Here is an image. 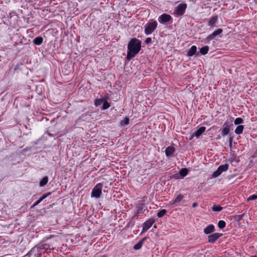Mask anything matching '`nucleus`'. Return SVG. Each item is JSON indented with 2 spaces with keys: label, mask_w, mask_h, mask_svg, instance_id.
Segmentation results:
<instances>
[{
  "label": "nucleus",
  "mask_w": 257,
  "mask_h": 257,
  "mask_svg": "<svg viewBox=\"0 0 257 257\" xmlns=\"http://www.w3.org/2000/svg\"><path fill=\"white\" fill-rule=\"evenodd\" d=\"M60 240V237L57 236L52 235L47 237L33 247L24 257H30V256L33 254L36 255V252L39 251L40 253L39 254H40L43 252V250L46 251L53 250L55 249L56 246L58 245Z\"/></svg>",
  "instance_id": "nucleus-1"
},
{
  "label": "nucleus",
  "mask_w": 257,
  "mask_h": 257,
  "mask_svg": "<svg viewBox=\"0 0 257 257\" xmlns=\"http://www.w3.org/2000/svg\"><path fill=\"white\" fill-rule=\"evenodd\" d=\"M42 199H40L39 200H38L34 205V206H36L38 204H39L40 202H41Z\"/></svg>",
  "instance_id": "nucleus-36"
},
{
  "label": "nucleus",
  "mask_w": 257,
  "mask_h": 257,
  "mask_svg": "<svg viewBox=\"0 0 257 257\" xmlns=\"http://www.w3.org/2000/svg\"><path fill=\"white\" fill-rule=\"evenodd\" d=\"M221 173H222L220 172L219 169L218 168L216 171H214L213 173V174L212 175V178H216L218 176H219Z\"/></svg>",
  "instance_id": "nucleus-28"
},
{
  "label": "nucleus",
  "mask_w": 257,
  "mask_h": 257,
  "mask_svg": "<svg viewBox=\"0 0 257 257\" xmlns=\"http://www.w3.org/2000/svg\"><path fill=\"white\" fill-rule=\"evenodd\" d=\"M43 39L42 37H38L34 39V43L37 45H40L43 42Z\"/></svg>",
  "instance_id": "nucleus-17"
},
{
  "label": "nucleus",
  "mask_w": 257,
  "mask_h": 257,
  "mask_svg": "<svg viewBox=\"0 0 257 257\" xmlns=\"http://www.w3.org/2000/svg\"><path fill=\"white\" fill-rule=\"evenodd\" d=\"M244 128V126L242 125H239L237 126V127L235 130V133L237 135H239L242 134L243 130Z\"/></svg>",
  "instance_id": "nucleus-16"
},
{
  "label": "nucleus",
  "mask_w": 257,
  "mask_h": 257,
  "mask_svg": "<svg viewBox=\"0 0 257 257\" xmlns=\"http://www.w3.org/2000/svg\"><path fill=\"white\" fill-rule=\"evenodd\" d=\"M102 187L101 183L97 184L92 189L91 197L95 198H99L102 194Z\"/></svg>",
  "instance_id": "nucleus-4"
},
{
  "label": "nucleus",
  "mask_w": 257,
  "mask_h": 257,
  "mask_svg": "<svg viewBox=\"0 0 257 257\" xmlns=\"http://www.w3.org/2000/svg\"><path fill=\"white\" fill-rule=\"evenodd\" d=\"M257 199V195H255V194H253L252 195H251L250 196H249L248 199H247V200H255Z\"/></svg>",
  "instance_id": "nucleus-33"
},
{
  "label": "nucleus",
  "mask_w": 257,
  "mask_h": 257,
  "mask_svg": "<svg viewBox=\"0 0 257 257\" xmlns=\"http://www.w3.org/2000/svg\"><path fill=\"white\" fill-rule=\"evenodd\" d=\"M144 207L143 205H141L138 207L137 210V214H140L144 213Z\"/></svg>",
  "instance_id": "nucleus-24"
},
{
  "label": "nucleus",
  "mask_w": 257,
  "mask_h": 257,
  "mask_svg": "<svg viewBox=\"0 0 257 257\" xmlns=\"http://www.w3.org/2000/svg\"><path fill=\"white\" fill-rule=\"evenodd\" d=\"M251 257H255V256H251Z\"/></svg>",
  "instance_id": "nucleus-39"
},
{
  "label": "nucleus",
  "mask_w": 257,
  "mask_h": 257,
  "mask_svg": "<svg viewBox=\"0 0 257 257\" xmlns=\"http://www.w3.org/2000/svg\"><path fill=\"white\" fill-rule=\"evenodd\" d=\"M154 222V220L152 219H150L144 222L143 224L142 232H145L147 231L149 228H150L153 224Z\"/></svg>",
  "instance_id": "nucleus-6"
},
{
  "label": "nucleus",
  "mask_w": 257,
  "mask_h": 257,
  "mask_svg": "<svg viewBox=\"0 0 257 257\" xmlns=\"http://www.w3.org/2000/svg\"><path fill=\"white\" fill-rule=\"evenodd\" d=\"M214 230V226L212 224H210L204 229V232L206 234L213 232Z\"/></svg>",
  "instance_id": "nucleus-12"
},
{
  "label": "nucleus",
  "mask_w": 257,
  "mask_h": 257,
  "mask_svg": "<svg viewBox=\"0 0 257 257\" xmlns=\"http://www.w3.org/2000/svg\"><path fill=\"white\" fill-rule=\"evenodd\" d=\"M230 131L229 127L228 126H226L222 130L221 134L223 136H226L228 135Z\"/></svg>",
  "instance_id": "nucleus-23"
},
{
  "label": "nucleus",
  "mask_w": 257,
  "mask_h": 257,
  "mask_svg": "<svg viewBox=\"0 0 257 257\" xmlns=\"http://www.w3.org/2000/svg\"><path fill=\"white\" fill-rule=\"evenodd\" d=\"M183 199V196L180 194L178 195L177 197L173 200L170 202L171 205L175 204L176 203L180 202Z\"/></svg>",
  "instance_id": "nucleus-14"
},
{
  "label": "nucleus",
  "mask_w": 257,
  "mask_h": 257,
  "mask_svg": "<svg viewBox=\"0 0 257 257\" xmlns=\"http://www.w3.org/2000/svg\"><path fill=\"white\" fill-rule=\"evenodd\" d=\"M188 173V171L187 168H182L179 171V174L182 177L186 176Z\"/></svg>",
  "instance_id": "nucleus-18"
},
{
  "label": "nucleus",
  "mask_w": 257,
  "mask_h": 257,
  "mask_svg": "<svg viewBox=\"0 0 257 257\" xmlns=\"http://www.w3.org/2000/svg\"><path fill=\"white\" fill-rule=\"evenodd\" d=\"M197 50V47L195 46H192L190 49L187 52V56L191 57L194 55Z\"/></svg>",
  "instance_id": "nucleus-15"
},
{
  "label": "nucleus",
  "mask_w": 257,
  "mask_h": 257,
  "mask_svg": "<svg viewBox=\"0 0 257 257\" xmlns=\"http://www.w3.org/2000/svg\"><path fill=\"white\" fill-rule=\"evenodd\" d=\"M222 33V30L221 29H218L214 31L212 34L208 36L206 38V40L208 41H210L213 40L216 36L221 34Z\"/></svg>",
  "instance_id": "nucleus-9"
},
{
  "label": "nucleus",
  "mask_w": 257,
  "mask_h": 257,
  "mask_svg": "<svg viewBox=\"0 0 257 257\" xmlns=\"http://www.w3.org/2000/svg\"><path fill=\"white\" fill-rule=\"evenodd\" d=\"M48 182V178L47 177H44L40 182V186L43 187L47 184Z\"/></svg>",
  "instance_id": "nucleus-19"
},
{
  "label": "nucleus",
  "mask_w": 257,
  "mask_h": 257,
  "mask_svg": "<svg viewBox=\"0 0 257 257\" xmlns=\"http://www.w3.org/2000/svg\"><path fill=\"white\" fill-rule=\"evenodd\" d=\"M152 41V39L151 38H147L146 39L145 42L147 44L150 43Z\"/></svg>",
  "instance_id": "nucleus-34"
},
{
  "label": "nucleus",
  "mask_w": 257,
  "mask_h": 257,
  "mask_svg": "<svg viewBox=\"0 0 257 257\" xmlns=\"http://www.w3.org/2000/svg\"><path fill=\"white\" fill-rule=\"evenodd\" d=\"M243 120L241 118L237 117L235 119L234 123L235 124L237 125L243 123Z\"/></svg>",
  "instance_id": "nucleus-29"
},
{
  "label": "nucleus",
  "mask_w": 257,
  "mask_h": 257,
  "mask_svg": "<svg viewBox=\"0 0 257 257\" xmlns=\"http://www.w3.org/2000/svg\"><path fill=\"white\" fill-rule=\"evenodd\" d=\"M222 235V233H214L208 236V241L209 242L213 243L220 237Z\"/></svg>",
  "instance_id": "nucleus-7"
},
{
  "label": "nucleus",
  "mask_w": 257,
  "mask_h": 257,
  "mask_svg": "<svg viewBox=\"0 0 257 257\" xmlns=\"http://www.w3.org/2000/svg\"><path fill=\"white\" fill-rule=\"evenodd\" d=\"M209 51V47L208 46H205L203 47H202L200 49V52L202 55H205Z\"/></svg>",
  "instance_id": "nucleus-20"
},
{
  "label": "nucleus",
  "mask_w": 257,
  "mask_h": 257,
  "mask_svg": "<svg viewBox=\"0 0 257 257\" xmlns=\"http://www.w3.org/2000/svg\"><path fill=\"white\" fill-rule=\"evenodd\" d=\"M218 168L219 169L220 172L221 173H222L223 172L226 171L228 169V165L227 164H224V165H222L220 166Z\"/></svg>",
  "instance_id": "nucleus-21"
},
{
  "label": "nucleus",
  "mask_w": 257,
  "mask_h": 257,
  "mask_svg": "<svg viewBox=\"0 0 257 257\" xmlns=\"http://www.w3.org/2000/svg\"><path fill=\"white\" fill-rule=\"evenodd\" d=\"M25 256H24L23 257H24Z\"/></svg>",
  "instance_id": "nucleus-40"
},
{
  "label": "nucleus",
  "mask_w": 257,
  "mask_h": 257,
  "mask_svg": "<svg viewBox=\"0 0 257 257\" xmlns=\"http://www.w3.org/2000/svg\"><path fill=\"white\" fill-rule=\"evenodd\" d=\"M187 8V4L183 3L179 4L176 8V14L178 16L183 15Z\"/></svg>",
  "instance_id": "nucleus-5"
},
{
  "label": "nucleus",
  "mask_w": 257,
  "mask_h": 257,
  "mask_svg": "<svg viewBox=\"0 0 257 257\" xmlns=\"http://www.w3.org/2000/svg\"><path fill=\"white\" fill-rule=\"evenodd\" d=\"M206 130L205 127L204 126H201L200 127L197 131H196L194 135H192L191 136V138H190V140H191L193 136H195L197 138H198L201 135L202 133H203Z\"/></svg>",
  "instance_id": "nucleus-11"
},
{
  "label": "nucleus",
  "mask_w": 257,
  "mask_h": 257,
  "mask_svg": "<svg viewBox=\"0 0 257 257\" xmlns=\"http://www.w3.org/2000/svg\"><path fill=\"white\" fill-rule=\"evenodd\" d=\"M171 19L172 18L171 16L168 14H164L159 17L158 21L160 23H165L170 21Z\"/></svg>",
  "instance_id": "nucleus-8"
},
{
  "label": "nucleus",
  "mask_w": 257,
  "mask_h": 257,
  "mask_svg": "<svg viewBox=\"0 0 257 257\" xmlns=\"http://www.w3.org/2000/svg\"><path fill=\"white\" fill-rule=\"evenodd\" d=\"M197 205H198V204L197 203H194L192 205V207H195L197 206Z\"/></svg>",
  "instance_id": "nucleus-37"
},
{
  "label": "nucleus",
  "mask_w": 257,
  "mask_h": 257,
  "mask_svg": "<svg viewBox=\"0 0 257 257\" xmlns=\"http://www.w3.org/2000/svg\"><path fill=\"white\" fill-rule=\"evenodd\" d=\"M129 118L126 117L123 120L120 121V124L122 125H127L129 123Z\"/></svg>",
  "instance_id": "nucleus-30"
},
{
  "label": "nucleus",
  "mask_w": 257,
  "mask_h": 257,
  "mask_svg": "<svg viewBox=\"0 0 257 257\" xmlns=\"http://www.w3.org/2000/svg\"><path fill=\"white\" fill-rule=\"evenodd\" d=\"M102 257H106L105 255H103Z\"/></svg>",
  "instance_id": "nucleus-38"
},
{
  "label": "nucleus",
  "mask_w": 257,
  "mask_h": 257,
  "mask_svg": "<svg viewBox=\"0 0 257 257\" xmlns=\"http://www.w3.org/2000/svg\"><path fill=\"white\" fill-rule=\"evenodd\" d=\"M226 223L223 220H220L218 223V226L219 228L222 229L225 227Z\"/></svg>",
  "instance_id": "nucleus-27"
},
{
  "label": "nucleus",
  "mask_w": 257,
  "mask_h": 257,
  "mask_svg": "<svg viewBox=\"0 0 257 257\" xmlns=\"http://www.w3.org/2000/svg\"><path fill=\"white\" fill-rule=\"evenodd\" d=\"M217 20L218 17L216 16L211 17L209 19L208 26L211 27H216Z\"/></svg>",
  "instance_id": "nucleus-10"
},
{
  "label": "nucleus",
  "mask_w": 257,
  "mask_h": 257,
  "mask_svg": "<svg viewBox=\"0 0 257 257\" xmlns=\"http://www.w3.org/2000/svg\"><path fill=\"white\" fill-rule=\"evenodd\" d=\"M144 239H145L144 238L143 240H142L141 241L139 242L138 243H137L136 245H135V246H134V248L136 250L140 249L143 245V241Z\"/></svg>",
  "instance_id": "nucleus-22"
},
{
  "label": "nucleus",
  "mask_w": 257,
  "mask_h": 257,
  "mask_svg": "<svg viewBox=\"0 0 257 257\" xmlns=\"http://www.w3.org/2000/svg\"><path fill=\"white\" fill-rule=\"evenodd\" d=\"M157 26L156 21H149L145 26V33L147 35H151L156 29Z\"/></svg>",
  "instance_id": "nucleus-3"
},
{
  "label": "nucleus",
  "mask_w": 257,
  "mask_h": 257,
  "mask_svg": "<svg viewBox=\"0 0 257 257\" xmlns=\"http://www.w3.org/2000/svg\"><path fill=\"white\" fill-rule=\"evenodd\" d=\"M175 149L173 147L170 146L166 148L165 154L167 157L172 156L175 152Z\"/></svg>",
  "instance_id": "nucleus-13"
},
{
  "label": "nucleus",
  "mask_w": 257,
  "mask_h": 257,
  "mask_svg": "<svg viewBox=\"0 0 257 257\" xmlns=\"http://www.w3.org/2000/svg\"><path fill=\"white\" fill-rule=\"evenodd\" d=\"M212 209L213 211H220L222 209V207L218 205H214Z\"/></svg>",
  "instance_id": "nucleus-26"
},
{
  "label": "nucleus",
  "mask_w": 257,
  "mask_h": 257,
  "mask_svg": "<svg viewBox=\"0 0 257 257\" xmlns=\"http://www.w3.org/2000/svg\"><path fill=\"white\" fill-rule=\"evenodd\" d=\"M167 212V211L166 209H162L160 211H159L157 213V216L158 217H162L164 216Z\"/></svg>",
  "instance_id": "nucleus-25"
},
{
  "label": "nucleus",
  "mask_w": 257,
  "mask_h": 257,
  "mask_svg": "<svg viewBox=\"0 0 257 257\" xmlns=\"http://www.w3.org/2000/svg\"><path fill=\"white\" fill-rule=\"evenodd\" d=\"M141 48V42L139 40L136 38L131 39L127 46V59L130 60L134 57L139 52Z\"/></svg>",
  "instance_id": "nucleus-2"
},
{
  "label": "nucleus",
  "mask_w": 257,
  "mask_h": 257,
  "mask_svg": "<svg viewBox=\"0 0 257 257\" xmlns=\"http://www.w3.org/2000/svg\"><path fill=\"white\" fill-rule=\"evenodd\" d=\"M50 194V193H49L46 195H44L40 199H42V201L43 199H45L47 196H48Z\"/></svg>",
  "instance_id": "nucleus-35"
},
{
  "label": "nucleus",
  "mask_w": 257,
  "mask_h": 257,
  "mask_svg": "<svg viewBox=\"0 0 257 257\" xmlns=\"http://www.w3.org/2000/svg\"><path fill=\"white\" fill-rule=\"evenodd\" d=\"M110 107L109 103L106 101L103 102V109H106Z\"/></svg>",
  "instance_id": "nucleus-32"
},
{
  "label": "nucleus",
  "mask_w": 257,
  "mask_h": 257,
  "mask_svg": "<svg viewBox=\"0 0 257 257\" xmlns=\"http://www.w3.org/2000/svg\"><path fill=\"white\" fill-rule=\"evenodd\" d=\"M103 99H97L95 101V105L96 106L100 105L103 102Z\"/></svg>",
  "instance_id": "nucleus-31"
}]
</instances>
